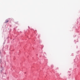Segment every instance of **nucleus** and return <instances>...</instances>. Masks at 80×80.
<instances>
[{
	"label": "nucleus",
	"mask_w": 80,
	"mask_h": 80,
	"mask_svg": "<svg viewBox=\"0 0 80 80\" xmlns=\"http://www.w3.org/2000/svg\"><path fill=\"white\" fill-rule=\"evenodd\" d=\"M8 20H6L5 22V23H8Z\"/></svg>",
	"instance_id": "f257e3e1"
}]
</instances>
